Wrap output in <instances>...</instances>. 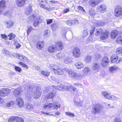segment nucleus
Masks as SVG:
<instances>
[{
	"label": "nucleus",
	"mask_w": 122,
	"mask_h": 122,
	"mask_svg": "<svg viewBox=\"0 0 122 122\" xmlns=\"http://www.w3.org/2000/svg\"><path fill=\"white\" fill-rule=\"evenodd\" d=\"M109 60L106 57H104L102 60L101 64L102 66L103 67H106L108 65Z\"/></svg>",
	"instance_id": "11"
},
{
	"label": "nucleus",
	"mask_w": 122,
	"mask_h": 122,
	"mask_svg": "<svg viewBox=\"0 0 122 122\" xmlns=\"http://www.w3.org/2000/svg\"><path fill=\"white\" fill-rule=\"evenodd\" d=\"M16 4L19 7L22 6L25 4V0H16Z\"/></svg>",
	"instance_id": "16"
},
{
	"label": "nucleus",
	"mask_w": 122,
	"mask_h": 122,
	"mask_svg": "<svg viewBox=\"0 0 122 122\" xmlns=\"http://www.w3.org/2000/svg\"><path fill=\"white\" fill-rule=\"evenodd\" d=\"M16 102L20 107L23 106L24 102L22 99L20 97L17 98L16 99Z\"/></svg>",
	"instance_id": "20"
},
{
	"label": "nucleus",
	"mask_w": 122,
	"mask_h": 122,
	"mask_svg": "<svg viewBox=\"0 0 122 122\" xmlns=\"http://www.w3.org/2000/svg\"><path fill=\"white\" fill-rule=\"evenodd\" d=\"M91 28L92 29L90 30V34L91 35L93 34L95 27V26H92L91 27Z\"/></svg>",
	"instance_id": "55"
},
{
	"label": "nucleus",
	"mask_w": 122,
	"mask_h": 122,
	"mask_svg": "<svg viewBox=\"0 0 122 122\" xmlns=\"http://www.w3.org/2000/svg\"><path fill=\"white\" fill-rule=\"evenodd\" d=\"M83 76L80 74L76 73L74 78L77 80H80L83 78Z\"/></svg>",
	"instance_id": "32"
},
{
	"label": "nucleus",
	"mask_w": 122,
	"mask_h": 122,
	"mask_svg": "<svg viewBox=\"0 0 122 122\" xmlns=\"http://www.w3.org/2000/svg\"><path fill=\"white\" fill-rule=\"evenodd\" d=\"M102 22H98L96 24H94V25L96 26H102L103 25V23Z\"/></svg>",
	"instance_id": "59"
},
{
	"label": "nucleus",
	"mask_w": 122,
	"mask_h": 122,
	"mask_svg": "<svg viewBox=\"0 0 122 122\" xmlns=\"http://www.w3.org/2000/svg\"><path fill=\"white\" fill-rule=\"evenodd\" d=\"M116 41L118 43L120 44H122V36H120L118 37Z\"/></svg>",
	"instance_id": "45"
},
{
	"label": "nucleus",
	"mask_w": 122,
	"mask_h": 122,
	"mask_svg": "<svg viewBox=\"0 0 122 122\" xmlns=\"http://www.w3.org/2000/svg\"><path fill=\"white\" fill-rule=\"evenodd\" d=\"M114 122H121V119L118 118L116 117L114 120Z\"/></svg>",
	"instance_id": "64"
},
{
	"label": "nucleus",
	"mask_w": 122,
	"mask_h": 122,
	"mask_svg": "<svg viewBox=\"0 0 122 122\" xmlns=\"http://www.w3.org/2000/svg\"><path fill=\"white\" fill-rule=\"evenodd\" d=\"M107 6L104 4L99 5L97 7V10L98 12L101 13L105 12L107 10Z\"/></svg>",
	"instance_id": "6"
},
{
	"label": "nucleus",
	"mask_w": 122,
	"mask_h": 122,
	"mask_svg": "<svg viewBox=\"0 0 122 122\" xmlns=\"http://www.w3.org/2000/svg\"><path fill=\"white\" fill-rule=\"evenodd\" d=\"M33 108V105L31 104L27 103L26 106V110L28 111H31L32 110Z\"/></svg>",
	"instance_id": "31"
},
{
	"label": "nucleus",
	"mask_w": 122,
	"mask_h": 122,
	"mask_svg": "<svg viewBox=\"0 0 122 122\" xmlns=\"http://www.w3.org/2000/svg\"><path fill=\"white\" fill-rule=\"evenodd\" d=\"M89 14L91 16L95 15L96 14V12L93 9H90L89 11Z\"/></svg>",
	"instance_id": "47"
},
{
	"label": "nucleus",
	"mask_w": 122,
	"mask_h": 122,
	"mask_svg": "<svg viewBox=\"0 0 122 122\" xmlns=\"http://www.w3.org/2000/svg\"><path fill=\"white\" fill-rule=\"evenodd\" d=\"M54 107V108L57 109V108L60 107V104L59 103L57 102H55V103H49L45 104L43 106L45 109H48L51 107Z\"/></svg>",
	"instance_id": "5"
},
{
	"label": "nucleus",
	"mask_w": 122,
	"mask_h": 122,
	"mask_svg": "<svg viewBox=\"0 0 122 122\" xmlns=\"http://www.w3.org/2000/svg\"><path fill=\"white\" fill-rule=\"evenodd\" d=\"M15 35L13 33H10L8 36V37H9V39L10 40L14 39L15 38Z\"/></svg>",
	"instance_id": "42"
},
{
	"label": "nucleus",
	"mask_w": 122,
	"mask_h": 122,
	"mask_svg": "<svg viewBox=\"0 0 122 122\" xmlns=\"http://www.w3.org/2000/svg\"><path fill=\"white\" fill-rule=\"evenodd\" d=\"M78 99L77 98L73 100L74 105L76 106H77L79 107H81L83 105V102L81 101H77Z\"/></svg>",
	"instance_id": "19"
},
{
	"label": "nucleus",
	"mask_w": 122,
	"mask_h": 122,
	"mask_svg": "<svg viewBox=\"0 0 122 122\" xmlns=\"http://www.w3.org/2000/svg\"><path fill=\"white\" fill-rule=\"evenodd\" d=\"M56 56L58 59H61L62 57V54L61 53L57 54Z\"/></svg>",
	"instance_id": "61"
},
{
	"label": "nucleus",
	"mask_w": 122,
	"mask_h": 122,
	"mask_svg": "<svg viewBox=\"0 0 122 122\" xmlns=\"http://www.w3.org/2000/svg\"><path fill=\"white\" fill-rule=\"evenodd\" d=\"M44 44V43L43 41H38L36 44V47L38 49L40 50L43 47Z\"/></svg>",
	"instance_id": "25"
},
{
	"label": "nucleus",
	"mask_w": 122,
	"mask_h": 122,
	"mask_svg": "<svg viewBox=\"0 0 122 122\" xmlns=\"http://www.w3.org/2000/svg\"><path fill=\"white\" fill-rule=\"evenodd\" d=\"M52 20H53L52 19H47L46 22L47 24H49L51 23L52 22Z\"/></svg>",
	"instance_id": "63"
},
{
	"label": "nucleus",
	"mask_w": 122,
	"mask_h": 122,
	"mask_svg": "<svg viewBox=\"0 0 122 122\" xmlns=\"http://www.w3.org/2000/svg\"><path fill=\"white\" fill-rule=\"evenodd\" d=\"M55 87L54 88H53V90H55L57 89V90L58 89L59 90L64 91L66 89L67 90H69L70 88L72 89L73 91H75L76 90V88L74 87L71 86V85L68 86H64L62 85H60L58 86H54Z\"/></svg>",
	"instance_id": "4"
},
{
	"label": "nucleus",
	"mask_w": 122,
	"mask_h": 122,
	"mask_svg": "<svg viewBox=\"0 0 122 122\" xmlns=\"http://www.w3.org/2000/svg\"><path fill=\"white\" fill-rule=\"evenodd\" d=\"M102 1V0H90L89 3L90 6L94 7Z\"/></svg>",
	"instance_id": "12"
},
{
	"label": "nucleus",
	"mask_w": 122,
	"mask_h": 122,
	"mask_svg": "<svg viewBox=\"0 0 122 122\" xmlns=\"http://www.w3.org/2000/svg\"><path fill=\"white\" fill-rule=\"evenodd\" d=\"M14 105V103L12 102H10L6 104V106L9 107H11L13 106Z\"/></svg>",
	"instance_id": "57"
},
{
	"label": "nucleus",
	"mask_w": 122,
	"mask_h": 122,
	"mask_svg": "<svg viewBox=\"0 0 122 122\" xmlns=\"http://www.w3.org/2000/svg\"><path fill=\"white\" fill-rule=\"evenodd\" d=\"M118 68L115 66H113L109 67V69L110 72L111 73L113 72V71L118 69Z\"/></svg>",
	"instance_id": "34"
},
{
	"label": "nucleus",
	"mask_w": 122,
	"mask_h": 122,
	"mask_svg": "<svg viewBox=\"0 0 122 122\" xmlns=\"http://www.w3.org/2000/svg\"><path fill=\"white\" fill-rule=\"evenodd\" d=\"M102 94L105 97L108 99H111L112 97L114 98L116 100L117 99L116 97L114 96L112 97L107 92L104 91L102 92Z\"/></svg>",
	"instance_id": "18"
},
{
	"label": "nucleus",
	"mask_w": 122,
	"mask_h": 122,
	"mask_svg": "<svg viewBox=\"0 0 122 122\" xmlns=\"http://www.w3.org/2000/svg\"><path fill=\"white\" fill-rule=\"evenodd\" d=\"M88 33L87 30H84L83 31V37L84 38L86 37L88 35Z\"/></svg>",
	"instance_id": "48"
},
{
	"label": "nucleus",
	"mask_w": 122,
	"mask_h": 122,
	"mask_svg": "<svg viewBox=\"0 0 122 122\" xmlns=\"http://www.w3.org/2000/svg\"><path fill=\"white\" fill-rule=\"evenodd\" d=\"M54 72L56 74L59 75H61L64 74L63 70L61 68L59 67L58 69L55 71Z\"/></svg>",
	"instance_id": "22"
},
{
	"label": "nucleus",
	"mask_w": 122,
	"mask_h": 122,
	"mask_svg": "<svg viewBox=\"0 0 122 122\" xmlns=\"http://www.w3.org/2000/svg\"><path fill=\"white\" fill-rule=\"evenodd\" d=\"M100 67V65L98 62H93L92 64V67L93 69L95 70L98 71Z\"/></svg>",
	"instance_id": "14"
},
{
	"label": "nucleus",
	"mask_w": 122,
	"mask_h": 122,
	"mask_svg": "<svg viewBox=\"0 0 122 122\" xmlns=\"http://www.w3.org/2000/svg\"><path fill=\"white\" fill-rule=\"evenodd\" d=\"M51 86L49 89V91H51V92H50L47 95V98L48 99L49 98H52L55 96L56 94V89L55 90H53V88H55L54 86ZM56 90H57L56 89Z\"/></svg>",
	"instance_id": "7"
},
{
	"label": "nucleus",
	"mask_w": 122,
	"mask_h": 122,
	"mask_svg": "<svg viewBox=\"0 0 122 122\" xmlns=\"http://www.w3.org/2000/svg\"><path fill=\"white\" fill-rule=\"evenodd\" d=\"M27 98L29 101L31 102L32 101V98L31 94L27 95Z\"/></svg>",
	"instance_id": "54"
},
{
	"label": "nucleus",
	"mask_w": 122,
	"mask_h": 122,
	"mask_svg": "<svg viewBox=\"0 0 122 122\" xmlns=\"http://www.w3.org/2000/svg\"><path fill=\"white\" fill-rule=\"evenodd\" d=\"M116 54L118 55H122V48L119 47L116 50Z\"/></svg>",
	"instance_id": "39"
},
{
	"label": "nucleus",
	"mask_w": 122,
	"mask_h": 122,
	"mask_svg": "<svg viewBox=\"0 0 122 122\" xmlns=\"http://www.w3.org/2000/svg\"><path fill=\"white\" fill-rule=\"evenodd\" d=\"M32 92L34 98L37 99L39 98L41 95V92L40 88L38 86H35L32 89Z\"/></svg>",
	"instance_id": "2"
},
{
	"label": "nucleus",
	"mask_w": 122,
	"mask_h": 122,
	"mask_svg": "<svg viewBox=\"0 0 122 122\" xmlns=\"http://www.w3.org/2000/svg\"><path fill=\"white\" fill-rule=\"evenodd\" d=\"M19 55L17 58L20 60L24 62L27 61V58L25 56H22L21 54H19Z\"/></svg>",
	"instance_id": "26"
},
{
	"label": "nucleus",
	"mask_w": 122,
	"mask_h": 122,
	"mask_svg": "<svg viewBox=\"0 0 122 122\" xmlns=\"http://www.w3.org/2000/svg\"><path fill=\"white\" fill-rule=\"evenodd\" d=\"M109 33L108 31H106L104 32H102L101 35V39L102 40H105L108 38Z\"/></svg>",
	"instance_id": "24"
},
{
	"label": "nucleus",
	"mask_w": 122,
	"mask_h": 122,
	"mask_svg": "<svg viewBox=\"0 0 122 122\" xmlns=\"http://www.w3.org/2000/svg\"><path fill=\"white\" fill-rule=\"evenodd\" d=\"M16 117H11L9 119L8 122H14L15 121V120L16 118Z\"/></svg>",
	"instance_id": "52"
},
{
	"label": "nucleus",
	"mask_w": 122,
	"mask_h": 122,
	"mask_svg": "<svg viewBox=\"0 0 122 122\" xmlns=\"http://www.w3.org/2000/svg\"><path fill=\"white\" fill-rule=\"evenodd\" d=\"M15 69L16 71L19 72H20L21 71V68L20 67L18 66H15Z\"/></svg>",
	"instance_id": "58"
},
{
	"label": "nucleus",
	"mask_w": 122,
	"mask_h": 122,
	"mask_svg": "<svg viewBox=\"0 0 122 122\" xmlns=\"http://www.w3.org/2000/svg\"><path fill=\"white\" fill-rule=\"evenodd\" d=\"M17 117L15 120V121L16 122H24L23 120L21 117Z\"/></svg>",
	"instance_id": "51"
},
{
	"label": "nucleus",
	"mask_w": 122,
	"mask_h": 122,
	"mask_svg": "<svg viewBox=\"0 0 122 122\" xmlns=\"http://www.w3.org/2000/svg\"><path fill=\"white\" fill-rule=\"evenodd\" d=\"M35 29L32 26H28L27 28V34L28 35L30 32L33 30H35Z\"/></svg>",
	"instance_id": "38"
},
{
	"label": "nucleus",
	"mask_w": 122,
	"mask_h": 122,
	"mask_svg": "<svg viewBox=\"0 0 122 122\" xmlns=\"http://www.w3.org/2000/svg\"><path fill=\"white\" fill-rule=\"evenodd\" d=\"M10 90L8 88H3L0 90V96L4 97L8 96L10 93Z\"/></svg>",
	"instance_id": "9"
},
{
	"label": "nucleus",
	"mask_w": 122,
	"mask_h": 122,
	"mask_svg": "<svg viewBox=\"0 0 122 122\" xmlns=\"http://www.w3.org/2000/svg\"><path fill=\"white\" fill-rule=\"evenodd\" d=\"M55 46L56 50L60 51L62 48L63 46V44L61 42H57L56 43V45Z\"/></svg>",
	"instance_id": "15"
},
{
	"label": "nucleus",
	"mask_w": 122,
	"mask_h": 122,
	"mask_svg": "<svg viewBox=\"0 0 122 122\" xmlns=\"http://www.w3.org/2000/svg\"><path fill=\"white\" fill-rule=\"evenodd\" d=\"M1 36L2 38L3 39L6 40L8 38V36L5 34H1Z\"/></svg>",
	"instance_id": "62"
},
{
	"label": "nucleus",
	"mask_w": 122,
	"mask_h": 122,
	"mask_svg": "<svg viewBox=\"0 0 122 122\" xmlns=\"http://www.w3.org/2000/svg\"><path fill=\"white\" fill-rule=\"evenodd\" d=\"M66 115L70 117H73L74 116V114L69 112H66Z\"/></svg>",
	"instance_id": "60"
},
{
	"label": "nucleus",
	"mask_w": 122,
	"mask_h": 122,
	"mask_svg": "<svg viewBox=\"0 0 122 122\" xmlns=\"http://www.w3.org/2000/svg\"><path fill=\"white\" fill-rule=\"evenodd\" d=\"M72 61V59L69 57L66 58L64 60V62L66 64H69Z\"/></svg>",
	"instance_id": "36"
},
{
	"label": "nucleus",
	"mask_w": 122,
	"mask_h": 122,
	"mask_svg": "<svg viewBox=\"0 0 122 122\" xmlns=\"http://www.w3.org/2000/svg\"><path fill=\"white\" fill-rule=\"evenodd\" d=\"M76 73L73 71H71L69 72V75L70 77L74 78Z\"/></svg>",
	"instance_id": "44"
},
{
	"label": "nucleus",
	"mask_w": 122,
	"mask_h": 122,
	"mask_svg": "<svg viewBox=\"0 0 122 122\" xmlns=\"http://www.w3.org/2000/svg\"><path fill=\"white\" fill-rule=\"evenodd\" d=\"M118 58V56L117 55H113L111 57V61L113 63H115L116 62V63H117Z\"/></svg>",
	"instance_id": "21"
},
{
	"label": "nucleus",
	"mask_w": 122,
	"mask_h": 122,
	"mask_svg": "<svg viewBox=\"0 0 122 122\" xmlns=\"http://www.w3.org/2000/svg\"><path fill=\"white\" fill-rule=\"evenodd\" d=\"M32 12L31 8L29 6L27 9H26V11L25 14L27 15H30Z\"/></svg>",
	"instance_id": "41"
},
{
	"label": "nucleus",
	"mask_w": 122,
	"mask_h": 122,
	"mask_svg": "<svg viewBox=\"0 0 122 122\" xmlns=\"http://www.w3.org/2000/svg\"><path fill=\"white\" fill-rule=\"evenodd\" d=\"M18 63H19L20 65H22L25 69H27L28 68V66L24 63L19 62Z\"/></svg>",
	"instance_id": "53"
},
{
	"label": "nucleus",
	"mask_w": 122,
	"mask_h": 122,
	"mask_svg": "<svg viewBox=\"0 0 122 122\" xmlns=\"http://www.w3.org/2000/svg\"><path fill=\"white\" fill-rule=\"evenodd\" d=\"M59 67L57 65L54 64H52L50 66V68L54 72L55 71L59 68Z\"/></svg>",
	"instance_id": "33"
},
{
	"label": "nucleus",
	"mask_w": 122,
	"mask_h": 122,
	"mask_svg": "<svg viewBox=\"0 0 122 122\" xmlns=\"http://www.w3.org/2000/svg\"><path fill=\"white\" fill-rule=\"evenodd\" d=\"M115 15L118 16L119 15L122 14V7L119 6H117L115 8Z\"/></svg>",
	"instance_id": "10"
},
{
	"label": "nucleus",
	"mask_w": 122,
	"mask_h": 122,
	"mask_svg": "<svg viewBox=\"0 0 122 122\" xmlns=\"http://www.w3.org/2000/svg\"><path fill=\"white\" fill-rule=\"evenodd\" d=\"M75 65L76 68L79 69L82 68L84 66L83 62L81 61H78L75 64Z\"/></svg>",
	"instance_id": "17"
},
{
	"label": "nucleus",
	"mask_w": 122,
	"mask_h": 122,
	"mask_svg": "<svg viewBox=\"0 0 122 122\" xmlns=\"http://www.w3.org/2000/svg\"><path fill=\"white\" fill-rule=\"evenodd\" d=\"M67 30L65 28L62 29L61 30V33L62 35V37L64 38H65L66 37V34Z\"/></svg>",
	"instance_id": "40"
},
{
	"label": "nucleus",
	"mask_w": 122,
	"mask_h": 122,
	"mask_svg": "<svg viewBox=\"0 0 122 122\" xmlns=\"http://www.w3.org/2000/svg\"><path fill=\"white\" fill-rule=\"evenodd\" d=\"M101 107L99 104H96L93 106L92 111L93 114H95L101 112Z\"/></svg>",
	"instance_id": "8"
},
{
	"label": "nucleus",
	"mask_w": 122,
	"mask_h": 122,
	"mask_svg": "<svg viewBox=\"0 0 122 122\" xmlns=\"http://www.w3.org/2000/svg\"><path fill=\"white\" fill-rule=\"evenodd\" d=\"M90 69L87 67H85L84 69V72L85 74H87L90 71Z\"/></svg>",
	"instance_id": "50"
},
{
	"label": "nucleus",
	"mask_w": 122,
	"mask_h": 122,
	"mask_svg": "<svg viewBox=\"0 0 122 122\" xmlns=\"http://www.w3.org/2000/svg\"><path fill=\"white\" fill-rule=\"evenodd\" d=\"M118 34V31L117 30H113L111 32V38L113 39L115 38Z\"/></svg>",
	"instance_id": "29"
},
{
	"label": "nucleus",
	"mask_w": 122,
	"mask_h": 122,
	"mask_svg": "<svg viewBox=\"0 0 122 122\" xmlns=\"http://www.w3.org/2000/svg\"><path fill=\"white\" fill-rule=\"evenodd\" d=\"M50 73L46 71H41V74L44 76L48 77L50 74Z\"/></svg>",
	"instance_id": "46"
},
{
	"label": "nucleus",
	"mask_w": 122,
	"mask_h": 122,
	"mask_svg": "<svg viewBox=\"0 0 122 122\" xmlns=\"http://www.w3.org/2000/svg\"><path fill=\"white\" fill-rule=\"evenodd\" d=\"M39 2L40 6L41 8L49 11L54 9L53 8L52 9L50 7L46 0H39Z\"/></svg>",
	"instance_id": "3"
},
{
	"label": "nucleus",
	"mask_w": 122,
	"mask_h": 122,
	"mask_svg": "<svg viewBox=\"0 0 122 122\" xmlns=\"http://www.w3.org/2000/svg\"><path fill=\"white\" fill-rule=\"evenodd\" d=\"M41 16L39 15H32L28 18L27 22L30 23L33 21V25L35 27L37 26L41 20Z\"/></svg>",
	"instance_id": "1"
},
{
	"label": "nucleus",
	"mask_w": 122,
	"mask_h": 122,
	"mask_svg": "<svg viewBox=\"0 0 122 122\" xmlns=\"http://www.w3.org/2000/svg\"><path fill=\"white\" fill-rule=\"evenodd\" d=\"M91 56L90 55L87 56L85 59V61L86 62L89 63L90 62L91 60Z\"/></svg>",
	"instance_id": "49"
},
{
	"label": "nucleus",
	"mask_w": 122,
	"mask_h": 122,
	"mask_svg": "<svg viewBox=\"0 0 122 122\" xmlns=\"http://www.w3.org/2000/svg\"><path fill=\"white\" fill-rule=\"evenodd\" d=\"M6 27L10 28H11L13 26V22L11 20H10L7 21L5 23Z\"/></svg>",
	"instance_id": "28"
},
{
	"label": "nucleus",
	"mask_w": 122,
	"mask_h": 122,
	"mask_svg": "<svg viewBox=\"0 0 122 122\" xmlns=\"http://www.w3.org/2000/svg\"><path fill=\"white\" fill-rule=\"evenodd\" d=\"M5 2L2 0L0 1V8H3L5 6Z\"/></svg>",
	"instance_id": "43"
},
{
	"label": "nucleus",
	"mask_w": 122,
	"mask_h": 122,
	"mask_svg": "<svg viewBox=\"0 0 122 122\" xmlns=\"http://www.w3.org/2000/svg\"><path fill=\"white\" fill-rule=\"evenodd\" d=\"M20 88H19L16 89L14 90L13 91L15 97L19 96L20 93Z\"/></svg>",
	"instance_id": "27"
},
{
	"label": "nucleus",
	"mask_w": 122,
	"mask_h": 122,
	"mask_svg": "<svg viewBox=\"0 0 122 122\" xmlns=\"http://www.w3.org/2000/svg\"><path fill=\"white\" fill-rule=\"evenodd\" d=\"M2 52L3 54H5L6 55H10L9 52L6 50H3Z\"/></svg>",
	"instance_id": "56"
},
{
	"label": "nucleus",
	"mask_w": 122,
	"mask_h": 122,
	"mask_svg": "<svg viewBox=\"0 0 122 122\" xmlns=\"http://www.w3.org/2000/svg\"><path fill=\"white\" fill-rule=\"evenodd\" d=\"M73 53L74 56L76 58L78 57L80 55V52L79 48L77 47L75 48L73 50Z\"/></svg>",
	"instance_id": "13"
},
{
	"label": "nucleus",
	"mask_w": 122,
	"mask_h": 122,
	"mask_svg": "<svg viewBox=\"0 0 122 122\" xmlns=\"http://www.w3.org/2000/svg\"><path fill=\"white\" fill-rule=\"evenodd\" d=\"M51 27L53 31H55L58 29V26L57 24L53 23L51 25Z\"/></svg>",
	"instance_id": "35"
},
{
	"label": "nucleus",
	"mask_w": 122,
	"mask_h": 122,
	"mask_svg": "<svg viewBox=\"0 0 122 122\" xmlns=\"http://www.w3.org/2000/svg\"><path fill=\"white\" fill-rule=\"evenodd\" d=\"M47 50L49 52L53 53L56 50L55 46L53 45L48 47L47 48Z\"/></svg>",
	"instance_id": "23"
},
{
	"label": "nucleus",
	"mask_w": 122,
	"mask_h": 122,
	"mask_svg": "<svg viewBox=\"0 0 122 122\" xmlns=\"http://www.w3.org/2000/svg\"><path fill=\"white\" fill-rule=\"evenodd\" d=\"M77 21L76 20H69L66 22V24L69 25H71L73 24L77 23Z\"/></svg>",
	"instance_id": "30"
},
{
	"label": "nucleus",
	"mask_w": 122,
	"mask_h": 122,
	"mask_svg": "<svg viewBox=\"0 0 122 122\" xmlns=\"http://www.w3.org/2000/svg\"><path fill=\"white\" fill-rule=\"evenodd\" d=\"M96 31L95 35L96 36H99L101 34H102V29L100 28L97 29Z\"/></svg>",
	"instance_id": "37"
}]
</instances>
